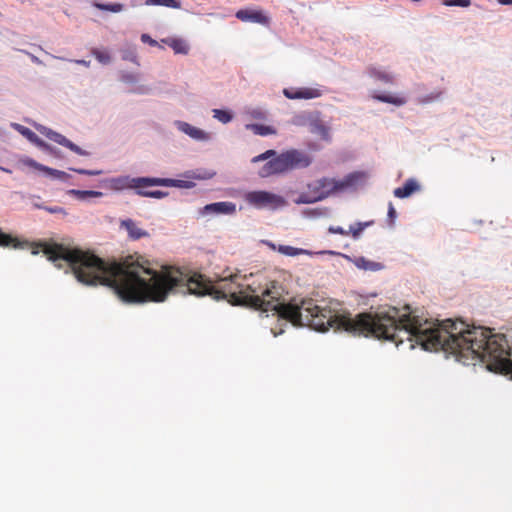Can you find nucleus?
<instances>
[{
  "label": "nucleus",
  "instance_id": "1",
  "mask_svg": "<svg viewBox=\"0 0 512 512\" xmlns=\"http://www.w3.org/2000/svg\"><path fill=\"white\" fill-rule=\"evenodd\" d=\"M311 164V158L304 152L291 149L272 158L259 171V176L267 178L275 174H282L288 171L305 168Z\"/></svg>",
  "mask_w": 512,
  "mask_h": 512
},
{
  "label": "nucleus",
  "instance_id": "2",
  "mask_svg": "<svg viewBox=\"0 0 512 512\" xmlns=\"http://www.w3.org/2000/svg\"><path fill=\"white\" fill-rule=\"evenodd\" d=\"M365 179L366 173L362 171L349 173L341 180L326 177L318 179L319 185L323 190L318 198H327L333 193L355 189L359 184L363 183Z\"/></svg>",
  "mask_w": 512,
  "mask_h": 512
},
{
  "label": "nucleus",
  "instance_id": "3",
  "mask_svg": "<svg viewBox=\"0 0 512 512\" xmlns=\"http://www.w3.org/2000/svg\"><path fill=\"white\" fill-rule=\"evenodd\" d=\"M244 200L251 206L262 208H277L284 204V199L267 191H250L245 193Z\"/></svg>",
  "mask_w": 512,
  "mask_h": 512
},
{
  "label": "nucleus",
  "instance_id": "4",
  "mask_svg": "<svg viewBox=\"0 0 512 512\" xmlns=\"http://www.w3.org/2000/svg\"><path fill=\"white\" fill-rule=\"evenodd\" d=\"M154 177H137L130 178L129 176H121L113 178L111 185L115 189L134 188L136 190L140 188H147L154 186Z\"/></svg>",
  "mask_w": 512,
  "mask_h": 512
},
{
  "label": "nucleus",
  "instance_id": "5",
  "mask_svg": "<svg viewBox=\"0 0 512 512\" xmlns=\"http://www.w3.org/2000/svg\"><path fill=\"white\" fill-rule=\"evenodd\" d=\"M37 130L41 134L46 136L48 139L58 143L59 145H62L64 147L70 149L71 151L75 152L78 155H82V156L89 155V153L87 151L83 150L78 145L74 144L69 139H67L64 135H62L58 132H55V131H53L47 127H44V126L37 127Z\"/></svg>",
  "mask_w": 512,
  "mask_h": 512
},
{
  "label": "nucleus",
  "instance_id": "6",
  "mask_svg": "<svg viewBox=\"0 0 512 512\" xmlns=\"http://www.w3.org/2000/svg\"><path fill=\"white\" fill-rule=\"evenodd\" d=\"M283 94L291 100L314 99L321 97L323 91L318 87L285 88Z\"/></svg>",
  "mask_w": 512,
  "mask_h": 512
},
{
  "label": "nucleus",
  "instance_id": "7",
  "mask_svg": "<svg viewBox=\"0 0 512 512\" xmlns=\"http://www.w3.org/2000/svg\"><path fill=\"white\" fill-rule=\"evenodd\" d=\"M323 192L319 185V181L316 180L313 183L307 185V191L302 192L298 198L295 200L296 204H311L317 201H321L324 198H318V196Z\"/></svg>",
  "mask_w": 512,
  "mask_h": 512
},
{
  "label": "nucleus",
  "instance_id": "8",
  "mask_svg": "<svg viewBox=\"0 0 512 512\" xmlns=\"http://www.w3.org/2000/svg\"><path fill=\"white\" fill-rule=\"evenodd\" d=\"M236 17L243 22H253L263 25L269 23V18L260 10L241 9L236 12Z\"/></svg>",
  "mask_w": 512,
  "mask_h": 512
},
{
  "label": "nucleus",
  "instance_id": "9",
  "mask_svg": "<svg viewBox=\"0 0 512 512\" xmlns=\"http://www.w3.org/2000/svg\"><path fill=\"white\" fill-rule=\"evenodd\" d=\"M201 212L202 214L232 215L236 212V205L233 202H215L204 206Z\"/></svg>",
  "mask_w": 512,
  "mask_h": 512
},
{
  "label": "nucleus",
  "instance_id": "10",
  "mask_svg": "<svg viewBox=\"0 0 512 512\" xmlns=\"http://www.w3.org/2000/svg\"><path fill=\"white\" fill-rule=\"evenodd\" d=\"M17 130L31 143L35 144L37 147L42 149L43 151L47 153H54L55 148L45 141H43L36 133H34L32 130H30L27 127L17 125Z\"/></svg>",
  "mask_w": 512,
  "mask_h": 512
},
{
  "label": "nucleus",
  "instance_id": "11",
  "mask_svg": "<svg viewBox=\"0 0 512 512\" xmlns=\"http://www.w3.org/2000/svg\"><path fill=\"white\" fill-rule=\"evenodd\" d=\"M120 228L125 229L129 238L132 240H139L144 237H149V233L139 227L138 223L132 219L121 220Z\"/></svg>",
  "mask_w": 512,
  "mask_h": 512
},
{
  "label": "nucleus",
  "instance_id": "12",
  "mask_svg": "<svg viewBox=\"0 0 512 512\" xmlns=\"http://www.w3.org/2000/svg\"><path fill=\"white\" fill-rule=\"evenodd\" d=\"M420 190V185L416 179L410 178L405 181L402 187L394 190L393 194L397 198H407Z\"/></svg>",
  "mask_w": 512,
  "mask_h": 512
},
{
  "label": "nucleus",
  "instance_id": "13",
  "mask_svg": "<svg viewBox=\"0 0 512 512\" xmlns=\"http://www.w3.org/2000/svg\"><path fill=\"white\" fill-rule=\"evenodd\" d=\"M154 186H165V187H179V188H191L193 183L184 180H175L169 178H156L154 177Z\"/></svg>",
  "mask_w": 512,
  "mask_h": 512
},
{
  "label": "nucleus",
  "instance_id": "14",
  "mask_svg": "<svg viewBox=\"0 0 512 512\" xmlns=\"http://www.w3.org/2000/svg\"><path fill=\"white\" fill-rule=\"evenodd\" d=\"M367 71L372 78L378 81H381L386 84H391L394 82V76L385 70L371 66L368 67Z\"/></svg>",
  "mask_w": 512,
  "mask_h": 512
},
{
  "label": "nucleus",
  "instance_id": "15",
  "mask_svg": "<svg viewBox=\"0 0 512 512\" xmlns=\"http://www.w3.org/2000/svg\"><path fill=\"white\" fill-rule=\"evenodd\" d=\"M163 42L171 47L176 54L186 55L189 51L187 43L180 38H168L164 39Z\"/></svg>",
  "mask_w": 512,
  "mask_h": 512
},
{
  "label": "nucleus",
  "instance_id": "16",
  "mask_svg": "<svg viewBox=\"0 0 512 512\" xmlns=\"http://www.w3.org/2000/svg\"><path fill=\"white\" fill-rule=\"evenodd\" d=\"M373 98L377 101L393 104L395 106H402L407 102L404 96H395L388 94H375L373 95Z\"/></svg>",
  "mask_w": 512,
  "mask_h": 512
},
{
  "label": "nucleus",
  "instance_id": "17",
  "mask_svg": "<svg viewBox=\"0 0 512 512\" xmlns=\"http://www.w3.org/2000/svg\"><path fill=\"white\" fill-rule=\"evenodd\" d=\"M246 128L253 131L254 134L260 136L274 135L276 134V129L272 126L263 125V124H248Z\"/></svg>",
  "mask_w": 512,
  "mask_h": 512
},
{
  "label": "nucleus",
  "instance_id": "18",
  "mask_svg": "<svg viewBox=\"0 0 512 512\" xmlns=\"http://www.w3.org/2000/svg\"><path fill=\"white\" fill-rule=\"evenodd\" d=\"M180 129H181V131L188 134L189 136H191L194 139L200 140V139L206 138V133L204 131H202L196 127H193L188 123H185V122L180 123Z\"/></svg>",
  "mask_w": 512,
  "mask_h": 512
},
{
  "label": "nucleus",
  "instance_id": "19",
  "mask_svg": "<svg viewBox=\"0 0 512 512\" xmlns=\"http://www.w3.org/2000/svg\"><path fill=\"white\" fill-rule=\"evenodd\" d=\"M355 265L358 268L371 271H377L382 268V265L380 263L367 260L364 257L357 258L355 260Z\"/></svg>",
  "mask_w": 512,
  "mask_h": 512
},
{
  "label": "nucleus",
  "instance_id": "20",
  "mask_svg": "<svg viewBox=\"0 0 512 512\" xmlns=\"http://www.w3.org/2000/svg\"><path fill=\"white\" fill-rule=\"evenodd\" d=\"M278 251L286 256H298L301 254H310L308 250L296 248L288 245H280Z\"/></svg>",
  "mask_w": 512,
  "mask_h": 512
},
{
  "label": "nucleus",
  "instance_id": "21",
  "mask_svg": "<svg viewBox=\"0 0 512 512\" xmlns=\"http://www.w3.org/2000/svg\"><path fill=\"white\" fill-rule=\"evenodd\" d=\"M145 5H148V6L161 5V6L174 8V9L181 8V2L179 0H146Z\"/></svg>",
  "mask_w": 512,
  "mask_h": 512
},
{
  "label": "nucleus",
  "instance_id": "22",
  "mask_svg": "<svg viewBox=\"0 0 512 512\" xmlns=\"http://www.w3.org/2000/svg\"><path fill=\"white\" fill-rule=\"evenodd\" d=\"M69 194L76 196L79 200H85L89 197H100L102 193L99 191H90V190H76L72 189L69 191Z\"/></svg>",
  "mask_w": 512,
  "mask_h": 512
},
{
  "label": "nucleus",
  "instance_id": "23",
  "mask_svg": "<svg viewBox=\"0 0 512 512\" xmlns=\"http://www.w3.org/2000/svg\"><path fill=\"white\" fill-rule=\"evenodd\" d=\"M93 5L99 10L109 11L113 13H118L123 10V5L120 3L104 4L100 2H95Z\"/></svg>",
  "mask_w": 512,
  "mask_h": 512
},
{
  "label": "nucleus",
  "instance_id": "24",
  "mask_svg": "<svg viewBox=\"0 0 512 512\" xmlns=\"http://www.w3.org/2000/svg\"><path fill=\"white\" fill-rule=\"evenodd\" d=\"M137 194L144 197H151L156 199L164 198L168 195V192L161 191V190H146L145 188H140L137 190Z\"/></svg>",
  "mask_w": 512,
  "mask_h": 512
},
{
  "label": "nucleus",
  "instance_id": "25",
  "mask_svg": "<svg viewBox=\"0 0 512 512\" xmlns=\"http://www.w3.org/2000/svg\"><path fill=\"white\" fill-rule=\"evenodd\" d=\"M46 175L52 177V178H56V179H59V180H62V181H66L70 178L69 174H67L66 172L64 171H60V170H57V169H53V168H50L48 166H45V169H44V172Z\"/></svg>",
  "mask_w": 512,
  "mask_h": 512
},
{
  "label": "nucleus",
  "instance_id": "26",
  "mask_svg": "<svg viewBox=\"0 0 512 512\" xmlns=\"http://www.w3.org/2000/svg\"><path fill=\"white\" fill-rule=\"evenodd\" d=\"M20 163L22 165H24V166L34 168V169L39 170L41 172H44V169H45V165L40 164V163L36 162L34 159L29 158V157L21 158L20 159Z\"/></svg>",
  "mask_w": 512,
  "mask_h": 512
},
{
  "label": "nucleus",
  "instance_id": "27",
  "mask_svg": "<svg viewBox=\"0 0 512 512\" xmlns=\"http://www.w3.org/2000/svg\"><path fill=\"white\" fill-rule=\"evenodd\" d=\"M92 54L100 63H103V64H108L111 60L109 53L106 51H102L99 49H93Z\"/></svg>",
  "mask_w": 512,
  "mask_h": 512
},
{
  "label": "nucleus",
  "instance_id": "28",
  "mask_svg": "<svg viewBox=\"0 0 512 512\" xmlns=\"http://www.w3.org/2000/svg\"><path fill=\"white\" fill-rule=\"evenodd\" d=\"M213 113H214V117L222 123H228L232 120V115L228 111L221 110V109H214Z\"/></svg>",
  "mask_w": 512,
  "mask_h": 512
},
{
  "label": "nucleus",
  "instance_id": "29",
  "mask_svg": "<svg viewBox=\"0 0 512 512\" xmlns=\"http://www.w3.org/2000/svg\"><path fill=\"white\" fill-rule=\"evenodd\" d=\"M442 3L445 6L469 7L471 0H443Z\"/></svg>",
  "mask_w": 512,
  "mask_h": 512
},
{
  "label": "nucleus",
  "instance_id": "30",
  "mask_svg": "<svg viewBox=\"0 0 512 512\" xmlns=\"http://www.w3.org/2000/svg\"><path fill=\"white\" fill-rule=\"evenodd\" d=\"M0 246L2 247H13V237L9 234L2 232L0 229Z\"/></svg>",
  "mask_w": 512,
  "mask_h": 512
},
{
  "label": "nucleus",
  "instance_id": "31",
  "mask_svg": "<svg viewBox=\"0 0 512 512\" xmlns=\"http://www.w3.org/2000/svg\"><path fill=\"white\" fill-rule=\"evenodd\" d=\"M368 225V223H357L355 226H350V232L354 238L360 236L364 228Z\"/></svg>",
  "mask_w": 512,
  "mask_h": 512
},
{
  "label": "nucleus",
  "instance_id": "32",
  "mask_svg": "<svg viewBox=\"0 0 512 512\" xmlns=\"http://www.w3.org/2000/svg\"><path fill=\"white\" fill-rule=\"evenodd\" d=\"M276 154V152L274 150H267L266 152L258 155V156H255L253 159H252V162L256 163V162H259V161H263V160H266L272 156H274Z\"/></svg>",
  "mask_w": 512,
  "mask_h": 512
},
{
  "label": "nucleus",
  "instance_id": "33",
  "mask_svg": "<svg viewBox=\"0 0 512 512\" xmlns=\"http://www.w3.org/2000/svg\"><path fill=\"white\" fill-rule=\"evenodd\" d=\"M72 171H75L79 174H82V175H91V176H95V175H99L101 174V171L99 170H86V169H74V168H70Z\"/></svg>",
  "mask_w": 512,
  "mask_h": 512
},
{
  "label": "nucleus",
  "instance_id": "34",
  "mask_svg": "<svg viewBox=\"0 0 512 512\" xmlns=\"http://www.w3.org/2000/svg\"><path fill=\"white\" fill-rule=\"evenodd\" d=\"M44 210H46L47 212H49L51 214H66L64 208H62L60 206H54V207L45 206Z\"/></svg>",
  "mask_w": 512,
  "mask_h": 512
},
{
  "label": "nucleus",
  "instance_id": "35",
  "mask_svg": "<svg viewBox=\"0 0 512 512\" xmlns=\"http://www.w3.org/2000/svg\"><path fill=\"white\" fill-rule=\"evenodd\" d=\"M396 210L393 206V204L390 202L389 203V207H388V218L391 222L394 221V219L396 218Z\"/></svg>",
  "mask_w": 512,
  "mask_h": 512
},
{
  "label": "nucleus",
  "instance_id": "36",
  "mask_svg": "<svg viewBox=\"0 0 512 512\" xmlns=\"http://www.w3.org/2000/svg\"><path fill=\"white\" fill-rule=\"evenodd\" d=\"M329 231L334 234H340V235H348L349 232L345 231L342 227H330Z\"/></svg>",
  "mask_w": 512,
  "mask_h": 512
},
{
  "label": "nucleus",
  "instance_id": "37",
  "mask_svg": "<svg viewBox=\"0 0 512 512\" xmlns=\"http://www.w3.org/2000/svg\"><path fill=\"white\" fill-rule=\"evenodd\" d=\"M143 42H148L150 45H155L157 42L153 40L150 36L143 34L141 37Z\"/></svg>",
  "mask_w": 512,
  "mask_h": 512
},
{
  "label": "nucleus",
  "instance_id": "38",
  "mask_svg": "<svg viewBox=\"0 0 512 512\" xmlns=\"http://www.w3.org/2000/svg\"><path fill=\"white\" fill-rule=\"evenodd\" d=\"M502 5H512V0H498Z\"/></svg>",
  "mask_w": 512,
  "mask_h": 512
},
{
  "label": "nucleus",
  "instance_id": "39",
  "mask_svg": "<svg viewBox=\"0 0 512 512\" xmlns=\"http://www.w3.org/2000/svg\"><path fill=\"white\" fill-rule=\"evenodd\" d=\"M33 207L36 209H44V205L40 204L39 202H33Z\"/></svg>",
  "mask_w": 512,
  "mask_h": 512
},
{
  "label": "nucleus",
  "instance_id": "40",
  "mask_svg": "<svg viewBox=\"0 0 512 512\" xmlns=\"http://www.w3.org/2000/svg\"><path fill=\"white\" fill-rule=\"evenodd\" d=\"M50 154H51V155H53V156H55V157H58V158H60V157H61L60 151H59V150H57L56 148H55V152H54V153H50Z\"/></svg>",
  "mask_w": 512,
  "mask_h": 512
},
{
  "label": "nucleus",
  "instance_id": "41",
  "mask_svg": "<svg viewBox=\"0 0 512 512\" xmlns=\"http://www.w3.org/2000/svg\"><path fill=\"white\" fill-rule=\"evenodd\" d=\"M76 62L79 63V64H85V61H83V60H78Z\"/></svg>",
  "mask_w": 512,
  "mask_h": 512
},
{
  "label": "nucleus",
  "instance_id": "42",
  "mask_svg": "<svg viewBox=\"0 0 512 512\" xmlns=\"http://www.w3.org/2000/svg\"><path fill=\"white\" fill-rule=\"evenodd\" d=\"M34 199H40V196H33Z\"/></svg>",
  "mask_w": 512,
  "mask_h": 512
}]
</instances>
